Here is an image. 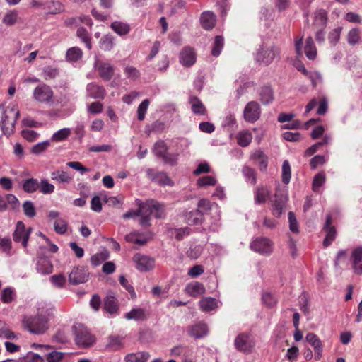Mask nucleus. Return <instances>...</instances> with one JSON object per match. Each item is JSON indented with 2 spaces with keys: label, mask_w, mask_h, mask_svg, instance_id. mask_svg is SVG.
<instances>
[{
  "label": "nucleus",
  "mask_w": 362,
  "mask_h": 362,
  "mask_svg": "<svg viewBox=\"0 0 362 362\" xmlns=\"http://www.w3.org/2000/svg\"><path fill=\"white\" fill-rule=\"evenodd\" d=\"M317 105V114L320 115H325L328 108V103L327 99L323 96H319Z\"/></svg>",
  "instance_id": "338daca9"
},
{
  "label": "nucleus",
  "mask_w": 362,
  "mask_h": 362,
  "mask_svg": "<svg viewBox=\"0 0 362 362\" xmlns=\"http://www.w3.org/2000/svg\"><path fill=\"white\" fill-rule=\"evenodd\" d=\"M348 42L351 45H356L361 40V33L357 28L351 29L347 37Z\"/></svg>",
  "instance_id": "6e6d98bb"
},
{
  "label": "nucleus",
  "mask_w": 362,
  "mask_h": 362,
  "mask_svg": "<svg viewBox=\"0 0 362 362\" xmlns=\"http://www.w3.org/2000/svg\"><path fill=\"white\" fill-rule=\"evenodd\" d=\"M250 158L253 163L258 165L260 170H264L267 169L268 158L264 152L260 150H256L251 155Z\"/></svg>",
  "instance_id": "412c9836"
},
{
  "label": "nucleus",
  "mask_w": 362,
  "mask_h": 362,
  "mask_svg": "<svg viewBox=\"0 0 362 362\" xmlns=\"http://www.w3.org/2000/svg\"><path fill=\"white\" fill-rule=\"evenodd\" d=\"M111 28L119 35H125L130 30V27L127 23L120 21H115L112 23Z\"/></svg>",
  "instance_id": "ea45409f"
},
{
  "label": "nucleus",
  "mask_w": 362,
  "mask_h": 362,
  "mask_svg": "<svg viewBox=\"0 0 362 362\" xmlns=\"http://www.w3.org/2000/svg\"><path fill=\"white\" fill-rule=\"evenodd\" d=\"M184 216L189 225H197L201 223L203 214L199 209H195L189 212H185Z\"/></svg>",
  "instance_id": "c85d7f7f"
},
{
  "label": "nucleus",
  "mask_w": 362,
  "mask_h": 362,
  "mask_svg": "<svg viewBox=\"0 0 362 362\" xmlns=\"http://www.w3.org/2000/svg\"><path fill=\"white\" fill-rule=\"evenodd\" d=\"M24 214L29 218H33L35 216V208L33 202L26 201L23 204Z\"/></svg>",
  "instance_id": "680f3d73"
},
{
  "label": "nucleus",
  "mask_w": 362,
  "mask_h": 362,
  "mask_svg": "<svg viewBox=\"0 0 362 362\" xmlns=\"http://www.w3.org/2000/svg\"><path fill=\"white\" fill-rule=\"evenodd\" d=\"M50 146V143L49 141H45L43 142L38 143L34 145L31 149L30 152L33 154H40L45 152Z\"/></svg>",
  "instance_id": "5fc2aeb1"
},
{
  "label": "nucleus",
  "mask_w": 362,
  "mask_h": 362,
  "mask_svg": "<svg viewBox=\"0 0 362 362\" xmlns=\"http://www.w3.org/2000/svg\"><path fill=\"white\" fill-rule=\"evenodd\" d=\"M197 59L194 49L191 47H185L180 54V62L184 66L189 67L192 66Z\"/></svg>",
  "instance_id": "ddd939ff"
},
{
  "label": "nucleus",
  "mask_w": 362,
  "mask_h": 362,
  "mask_svg": "<svg viewBox=\"0 0 362 362\" xmlns=\"http://www.w3.org/2000/svg\"><path fill=\"white\" fill-rule=\"evenodd\" d=\"M205 291L204 285L199 282L189 284L185 288L186 293L194 298H197L198 296L204 294Z\"/></svg>",
  "instance_id": "a878e982"
},
{
  "label": "nucleus",
  "mask_w": 362,
  "mask_h": 362,
  "mask_svg": "<svg viewBox=\"0 0 362 362\" xmlns=\"http://www.w3.org/2000/svg\"><path fill=\"white\" fill-rule=\"evenodd\" d=\"M21 136L28 142H33L39 137V134L34 130L23 129L21 132Z\"/></svg>",
  "instance_id": "4d7b16f0"
},
{
  "label": "nucleus",
  "mask_w": 362,
  "mask_h": 362,
  "mask_svg": "<svg viewBox=\"0 0 362 362\" xmlns=\"http://www.w3.org/2000/svg\"><path fill=\"white\" fill-rule=\"evenodd\" d=\"M119 280L120 284L129 292V293L131 295V297L133 298H136V295L134 291V288L129 283L128 280L124 276H120Z\"/></svg>",
  "instance_id": "0e129e2a"
},
{
  "label": "nucleus",
  "mask_w": 362,
  "mask_h": 362,
  "mask_svg": "<svg viewBox=\"0 0 362 362\" xmlns=\"http://www.w3.org/2000/svg\"><path fill=\"white\" fill-rule=\"evenodd\" d=\"M199 305L203 311L209 312L217 308V300L210 297L203 298L199 301Z\"/></svg>",
  "instance_id": "e433bc0d"
},
{
  "label": "nucleus",
  "mask_w": 362,
  "mask_h": 362,
  "mask_svg": "<svg viewBox=\"0 0 362 362\" xmlns=\"http://www.w3.org/2000/svg\"><path fill=\"white\" fill-rule=\"evenodd\" d=\"M332 223V216L331 214H327L326 216V221L323 228L325 232V238L323 241L324 247H327L335 240L337 236V230Z\"/></svg>",
  "instance_id": "9b49d317"
},
{
  "label": "nucleus",
  "mask_w": 362,
  "mask_h": 362,
  "mask_svg": "<svg viewBox=\"0 0 362 362\" xmlns=\"http://www.w3.org/2000/svg\"><path fill=\"white\" fill-rule=\"evenodd\" d=\"M148 317V313L141 308H134L124 315L126 319L136 321H144Z\"/></svg>",
  "instance_id": "4be33fe9"
},
{
  "label": "nucleus",
  "mask_w": 362,
  "mask_h": 362,
  "mask_svg": "<svg viewBox=\"0 0 362 362\" xmlns=\"http://www.w3.org/2000/svg\"><path fill=\"white\" fill-rule=\"evenodd\" d=\"M52 317L48 310H42L36 315H24L22 318L23 328L35 334H44L49 329V321Z\"/></svg>",
  "instance_id": "f03ea898"
},
{
  "label": "nucleus",
  "mask_w": 362,
  "mask_h": 362,
  "mask_svg": "<svg viewBox=\"0 0 362 362\" xmlns=\"http://www.w3.org/2000/svg\"><path fill=\"white\" fill-rule=\"evenodd\" d=\"M76 35L81 40L85 43L86 47L90 49L91 45V36L86 29L83 27H79L76 31Z\"/></svg>",
  "instance_id": "58836bf2"
},
{
  "label": "nucleus",
  "mask_w": 362,
  "mask_h": 362,
  "mask_svg": "<svg viewBox=\"0 0 362 362\" xmlns=\"http://www.w3.org/2000/svg\"><path fill=\"white\" fill-rule=\"evenodd\" d=\"M124 72L127 78L131 81H136L140 77L139 71L132 66H126L124 68Z\"/></svg>",
  "instance_id": "603ef678"
},
{
  "label": "nucleus",
  "mask_w": 362,
  "mask_h": 362,
  "mask_svg": "<svg viewBox=\"0 0 362 362\" xmlns=\"http://www.w3.org/2000/svg\"><path fill=\"white\" fill-rule=\"evenodd\" d=\"M109 258V252L106 250L96 253L90 257L92 265L96 267Z\"/></svg>",
  "instance_id": "49530a36"
},
{
  "label": "nucleus",
  "mask_w": 362,
  "mask_h": 362,
  "mask_svg": "<svg viewBox=\"0 0 362 362\" xmlns=\"http://www.w3.org/2000/svg\"><path fill=\"white\" fill-rule=\"evenodd\" d=\"M30 233V228L26 229L25 224L22 221H18L16 224V230L13 237L15 242H21L23 247H26Z\"/></svg>",
  "instance_id": "f8f14e48"
},
{
  "label": "nucleus",
  "mask_w": 362,
  "mask_h": 362,
  "mask_svg": "<svg viewBox=\"0 0 362 362\" xmlns=\"http://www.w3.org/2000/svg\"><path fill=\"white\" fill-rule=\"evenodd\" d=\"M306 341L313 347L315 351V358L319 361L322 356V343L320 338L314 333H308L305 337Z\"/></svg>",
  "instance_id": "dca6fc26"
},
{
  "label": "nucleus",
  "mask_w": 362,
  "mask_h": 362,
  "mask_svg": "<svg viewBox=\"0 0 362 362\" xmlns=\"http://www.w3.org/2000/svg\"><path fill=\"white\" fill-rule=\"evenodd\" d=\"M133 261L136 263V267L141 272H147L153 269L155 260L153 258L140 253L134 255Z\"/></svg>",
  "instance_id": "6e6552de"
},
{
  "label": "nucleus",
  "mask_w": 362,
  "mask_h": 362,
  "mask_svg": "<svg viewBox=\"0 0 362 362\" xmlns=\"http://www.w3.org/2000/svg\"><path fill=\"white\" fill-rule=\"evenodd\" d=\"M252 139V134L247 129L240 131L236 134L237 143L239 146H240L242 147L247 146L251 143Z\"/></svg>",
  "instance_id": "7c9ffc66"
},
{
  "label": "nucleus",
  "mask_w": 362,
  "mask_h": 362,
  "mask_svg": "<svg viewBox=\"0 0 362 362\" xmlns=\"http://www.w3.org/2000/svg\"><path fill=\"white\" fill-rule=\"evenodd\" d=\"M54 92L47 84L37 86L33 91V98L39 103H48L52 100Z\"/></svg>",
  "instance_id": "423d86ee"
},
{
  "label": "nucleus",
  "mask_w": 362,
  "mask_h": 362,
  "mask_svg": "<svg viewBox=\"0 0 362 362\" xmlns=\"http://www.w3.org/2000/svg\"><path fill=\"white\" fill-rule=\"evenodd\" d=\"M151 238V235L149 233H139L136 231L132 232L125 236L127 242L138 245L146 244Z\"/></svg>",
  "instance_id": "4468645a"
},
{
  "label": "nucleus",
  "mask_w": 362,
  "mask_h": 362,
  "mask_svg": "<svg viewBox=\"0 0 362 362\" xmlns=\"http://www.w3.org/2000/svg\"><path fill=\"white\" fill-rule=\"evenodd\" d=\"M18 19V12L15 10L9 11L3 18V23L8 25H13Z\"/></svg>",
  "instance_id": "bf43d9fd"
},
{
  "label": "nucleus",
  "mask_w": 362,
  "mask_h": 362,
  "mask_svg": "<svg viewBox=\"0 0 362 362\" xmlns=\"http://www.w3.org/2000/svg\"><path fill=\"white\" fill-rule=\"evenodd\" d=\"M71 134V130L68 128L62 129L55 132L51 139L54 142H59L66 139Z\"/></svg>",
  "instance_id": "de8ad7c7"
},
{
  "label": "nucleus",
  "mask_w": 362,
  "mask_h": 362,
  "mask_svg": "<svg viewBox=\"0 0 362 362\" xmlns=\"http://www.w3.org/2000/svg\"><path fill=\"white\" fill-rule=\"evenodd\" d=\"M42 194H51L54 190V186L50 184L46 180H41L39 188Z\"/></svg>",
  "instance_id": "69168bd1"
},
{
  "label": "nucleus",
  "mask_w": 362,
  "mask_h": 362,
  "mask_svg": "<svg viewBox=\"0 0 362 362\" xmlns=\"http://www.w3.org/2000/svg\"><path fill=\"white\" fill-rule=\"evenodd\" d=\"M149 104V100L145 99L139 105L137 109V117L139 121H143L145 119V115L146 113Z\"/></svg>",
  "instance_id": "864d4df0"
},
{
  "label": "nucleus",
  "mask_w": 362,
  "mask_h": 362,
  "mask_svg": "<svg viewBox=\"0 0 362 362\" xmlns=\"http://www.w3.org/2000/svg\"><path fill=\"white\" fill-rule=\"evenodd\" d=\"M189 334L195 338H201L206 335L207 327L204 323H198L192 326L189 329Z\"/></svg>",
  "instance_id": "c9c22d12"
},
{
  "label": "nucleus",
  "mask_w": 362,
  "mask_h": 362,
  "mask_svg": "<svg viewBox=\"0 0 362 362\" xmlns=\"http://www.w3.org/2000/svg\"><path fill=\"white\" fill-rule=\"evenodd\" d=\"M223 37L220 35H217L214 39V45L211 50V54L214 57H218L223 47Z\"/></svg>",
  "instance_id": "3c124183"
},
{
  "label": "nucleus",
  "mask_w": 362,
  "mask_h": 362,
  "mask_svg": "<svg viewBox=\"0 0 362 362\" xmlns=\"http://www.w3.org/2000/svg\"><path fill=\"white\" fill-rule=\"evenodd\" d=\"M16 298L15 290L12 288H4L1 293V300L4 303H11Z\"/></svg>",
  "instance_id": "37998d69"
},
{
  "label": "nucleus",
  "mask_w": 362,
  "mask_h": 362,
  "mask_svg": "<svg viewBox=\"0 0 362 362\" xmlns=\"http://www.w3.org/2000/svg\"><path fill=\"white\" fill-rule=\"evenodd\" d=\"M0 110H4V116L1 122V127L3 133L9 136L13 134L15 124L19 117V110L15 105L4 108L0 106Z\"/></svg>",
  "instance_id": "7ed1b4c3"
},
{
  "label": "nucleus",
  "mask_w": 362,
  "mask_h": 362,
  "mask_svg": "<svg viewBox=\"0 0 362 362\" xmlns=\"http://www.w3.org/2000/svg\"><path fill=\"white\" fill-rule=\"evenodd\" d=\"M259 95L261 103L264 105L272 103L274 98V91L269 86H262L259 91Z\"/></svg>",
  "instance_id": "bb28decb"
},
{
  "label": "nucleus",
  "mask_w": 362,
  "mask_h": 362,
  "mask_svg": "<svg viewBox=\"0 0 362 362\" xmlns=\"http://www.w3.org/2000/svg\"><path fill=\"white\" fill-rule=\"evenodd\" d=\"M150 358L148 352H136L127 354L124 358L125 362H147Z\"/></svg>",
  "instance_id": "2f4dec72"
},
{
  "label": "nucleus",
  "mask_w": 362,
  "mask_h": 362,
  "mask_svg": "<svg viewBox=\"0 0 362 362\" xmlns=\"http://www.w3.org/2000/svg\"><path fill=\"white\" fill-rule=\"evenodd\" d=\"M327 23V13L324 9H319L314 13L312 27L314 30H323Z\"/></svg>",
  "instance_id": "a211bd4d"
},
{
  "label": "nucleus",
  "mask_w": 362,
  "mask_h": 362,
  "mask_svg": "<svg viewBox=\"0 0 362 362\" xmlns=\"http://www.w3.org/2000/svg\"><path fill=\"white\" fill-rule=\"evenodd\" d=\"M0 337H5L8 339L16 338L15 333L11 331L8 325L3 321H0Z\"/></svg>",
  "instance_id": "8fccbe9b"
},
{
  "label": "nucleus",
  "mask_w": 362,
  "mask_h": 362,
  "mask_svg": "<svg viewBox=\"0 0 362 362\" xmlns=\"http://www.w3.org/2000/svg\"><path fill=\"white\" fill-rule=\"evenodd\" d=\"M304 52L306 57L310 60L315 59L317 56V49L313 40L310 37L306 40Z\"/></svg>",
  "instance_id": "4c0bfd02"
},
{
  "label": "nucleus",
  "mask_w": 362,
  "mask_h": 362,
  "mask_svg": "<svg viewBox=\"0 0 362 362\" xmlns=\"http://www.w3.org/2000/svg\"><path fill=\"white\" fill-rule=\"evenodd\" d=\"M72 329L75 334V342L78 347L87 349L95 343L96 339L95 336L83 325L76 324L73 326Z\"/></svg>",
  "instance_id": "20e7f679"
},
{
  "label": "nucleus",
  "mask_w": 362,
  "mask_h": 362,
  "mask_svg": "<svg viewBox=\"0 0 362 362\" xmlns=\"http://www.w3.org/2000/svg\"><path fill=\"white\" fill-rule=\"evenodd\" d=\"M216 17L211 11H204L201 14L200 23L202 27L207 30H211L216 25Z\"/></svg>",
  "instance_id": "aec40b11"
},
{
  "label": "nucleus",
  "mask_w": 362,
  "mask_h": 362,
  "mask_svg": "<svg viewBox=\"0 0 362 362\" xmlns=\"http://www.w3.org/2000/svg\"><path fill=\"white\" fill-rule=\"evenodd\" d=\"M82 50L78 47H74L67 50L66 57L69 62H76L82 57Z\"/></svg>",
  "instance_id": "79ce46f5"
},
{
  "label": "nucleus",
  "mask_w": 362,
  "mask_h": 362,
  "mask_svg": "<svg viewBox=\"0 0 362 362\" xmlns=\"http://www.w3.org/2000/svg\"><path fill=\"white\" fill-rule=\"evenodd\" d=\"M37 269L43 274H51L53 271V265L47 258H40L37 264Z\"/></svg>",
  "instance_id": "f704fd0d"
},
{
  "label": "nucleus",
  "mask_w": 362,
  "mask_h": 362,
  "mask_svg": "<svg viewBox=\"0 0 362 362\" xmlns=\"http://www.w3.org/2000/svg\"><path fill=\"white\" fill-rule=\"evenodd\" d=\"M260 114L259 105L255 101H250L245 107L243 117L246 122L254 123L259 118Z\"/></svg>",
  "instance_id": "0eeeda50"
},
{
  "label": "nucleus",
  "mask_w": 362,
  "mask_h": 362,
  "mask_svg": "<svg viewBox=\"0 0 362 362\" xmlns=\"http://www.w3.org/2000/svg\"><path fill=\"white\" fill-rule=\"evenodd\" d=\"M95 68L99 76L105 81H110L115 72V69L110 63L100 59L95 61Z\"/></svg>",
  "instance_id": "9d476101"
},
{
  "label": "nucleus",
  "mask_w": 362,
  "mask_h": 362,
  "mask_svg": "<svg viewBox=\"0 0 362 362\" xmlns=\"http://www.w3.org/2000/svg\"><path fill=\"white\" fill-rule=\"evenodd\" d=\"M325 173L324 172H320L315 175L313 182V190L314 192H318L320 188L324 185L325 182Z\"/></svg>",
  "instance_id": "09e8293b"
},
{
  "label": "nucleus",
  "mask_w": 362,
  "mask_h": 362,
  "mask_svg": "<svg viewBox=\"0 0 362 362\" xmlns=\"http://www.w3.org/2000/svg\"><path fill=\"white\" fill-rule=\"evenodd\" d=\"M351 262L352 269L355 274H362V247L354 248L351 255Z\"/></svg>",
  "instance_id": "f3484780"
},
{
  "label": "nucleus",
  "mask_w": 362,
  "mask_h": 362,
  "mask_svg": "<svg viewBox=\"0 0 362 362\" xmlns=\"http://www.w3.org/2000/svg\"><path fill=\"white\" fill-rule=\"evenodd\" d=\"M64 356L62 352L52 351L47 356V362H61Z\"/></svg>",
  "instance_id": "774afa93"
},
{
  "label": "nucleus",
  "mask_w": 362,
  "mask_h": 362,
  "mask_svg": "<svg viewBox=\"0 0 362 362\" xmlns=\"http://www.w3.org/2000/svg\"><path fill=\"white\" fill-rule=\"evenodd\" d=\"M291 166L288 160H285L282 165V181L284 184H288L291 179Z\"/></svg>",
  "instance_id": "13d9d810"
},
{
  "label": "nucleus",
  "mask_w": 362,
  "mask_h": 362,
  "mask_svg": "<svg viewBox=\"0 0 362 362\" xmlns=\"http://www.w3.org/2000/svg\"><path fill=\"white\" fill-rule=\"evenodd\" d=\"M217 183V180L215 177L211 175H206L199 177L197 180V185L199 187H207V186H215Z\"/></svg>",
  "instance_id": "a18cd8bd"
},
{
  "label": "nucleus",
  "mask_w": 362,
  "mask_h": 362,
  "mask_svg": "<svg viewBox=\"0 0 362 362\" xmlns=\"http://www.w3.org/2000/svg\"><path fill=\"white\" fill-rule=\"evenodd\" d=\"M52 179L59 182H69L72 176L65 171L56 170L52 173Z\"/></svg>",
  "instance_id": "c03bdc74"
},
{
  "label": "nucleus",
  "mask_w": 362,
  "mask_h": 362,
  "mask_svg": "<svg viewBox=\"0 0 362 362\" xmlns=\"http://www.w3.org/2000/svg\"><path fill=\"white\" fill-rule=\"evenodd\" d=\"M124 347V338L119 335H110L107 339L105 349L110 351H118Z\"/></svg>",
  "instance_id": "6ab92c4d"
},
{
  "label": "nucleus",
  "mask_w": 362,
  "mask_h": 362,
  "mask_svg": "<svg viewBox=\"0 0 362 362\" xmlns=\"http://www.w3.org/2000/svg\"><path fill=\"white\" fill-rule=\"evenodd\" d=\"M153 152L157 156L162 158L165 162H169L168 160V147L163 141H159L155 144Z\"/></svg>",
  "instance_id": "72a5a7b5"
},
{
  "label": "nucleus",
  "mask_w": 362,
  "mask_h": 362,
  "mask_svg": "<svg viewBox=\"0 0 362 362\" xmlns=\"http://www.w3.org/2000/svg\"><path fill=\"white\" fill-rule=\"evenodd\" d=\"M40 183L37 179L30 178L23 183V189L27 193H33L38 189Z\"/></svg>",
  "instance_id": "a19ab883"
},
{
  "label": "nucleus",
  "mask_w": 362,
  "mask_h": 362,
  "mask_svg": "<svg viewBox=\"0 0 362 362\" xmlns=\"http://www.w3.org/2000/svg\"><path fill=\"white\" fill-rule=\"evenodd\" d=\"M287 202V197L284 195L279 196L275 194V199L272 206V213L276 217H279L282 213L283 208Z\"/></svg>",
  "instance_id": "5701e85b"
},
{
  "label": "nucleus",
  "mask_w": 362,
  "mask_h": 362,
  "mask_svg": "<svg viewBox=\"0 0 362 362\" xmlns=\"http://www.w3.org/2000/svg\"><path fill=\"white\" fill-rule=\"evenodd\" d=\"M88 278V273L83 267H76L69 276V281L71 284H80L86 282Z\"/></svg>",
  "instance_id": "2eb2a0df"
},
{
  "label": "nucleus",
  "mask_w": 362,
  "mask_h": 362,
  "mask_svg": "<svg viewBox=\"0 0 362 362\" xmlns=\"http://www.w3.org/2000/svg\"><path fill=\"white\" fill-rule=\"evenodd\" d=\"M139 209L136 211L131 210L123 214V218L127 219L140 216V224L144 226H150V216L153 215L156 218H162L164 215V206L154 200H149L143 203L136 200Z\"/></svg>",
  "instance_id": "f257e3e1"
},
{
  "label": "nucleus",
  "mask_w": 362,
  "mask_h": 362,
  "mask_svg": "<svg viewBox=\"0 0 362 362\" xmlns=\"http://www.w3.org/2000/svg\"><path fill=\"white\" fill-rule=\"evenodd\" d=\"M235 346L239 351L247 354L252 351L255 342L249 334L241 333L236 337Z\"/></svg>",
  "instance_id": "1a4fd4ad"
},
{
  "label": "nucleus",
  "mask_w": 362,
  "mask_h": 362,
  "mask_svg": "<svg viewBox=\"0 0 362 362\" xmlns=\"http://www.w3.org/2000/svg\"><path fill=\"white\" fill-rule=\"evenodd\" d=\"M250 248L259 254L269 255L274 249V243L267 238L258 237L250 243Z\"/></svg>",
  "instance_id": "39448f33"
},
{
  "label": "nucleus",
  "mask_w": 362,
  "mask_h": 362,
  "mask_svg": "<svg viewBox=\"0 0 362 362\" xmlns=\"http://www.w3.org/2000/svg\"><path fill=\"white\" fill-rule=\"evenodd\" d=\"M327 161L325 156L317 155L314 156L310 161V166L312 169H315L320 165H324Z\"/></svg>",
  "instance_id": "e2e57ef3"
},
{
  "label": "nucleus",
  "mask_w": 362,
  "mask_h": 362,
  "mask_svg": "<svg viewBox=\"0 0 362 362\" xmlns=\"http://www.w3.org/2000/svg\"><path fill=\"white\" fill-rule=\"evenodd\" d=\"M189 103L191 104L192 110L194 114L201 115H206L205 106L197 96L190 97Z\"/></svg>",
  "instance_id": "c756f323"
},
{
  "label": "nucleus",
  "mask_w": 362,
  "mask_h": 362,
  "mask_svg": "<svg viewBox=\"0 0 362 362\" xmlns=\"http://www.w3.org/2000/svg\"><path fill=\"white\" fill-rule=\"evenodd\" d=\"M47 9L49 13L57 14L64 11V6L59 1H51L47 6Z\"/></svg>",
  "instance_id": "052dcab7"
},
{
  "label": "nucleus",
  "mask_w": 362,
  "mask_h": 362,
  "mask_svg": "<svg viewBox=\"0 0 362 362\" xmlns=\"http://www.w3.org/2000/svg\"><path fill=\"white\" fill-rule=\"evenodd\" d=\"M271 192L267 187H259L257 189L255 199L258 204L265 203L270 197Z\"/></svg>",
  "instance_id": "473e14b6"
},
{
  "label": "nucleus",
  "mask_w": 362,
  "mask_h": 362,
  "mask_svg": "<svg viewBox=\"0 0 362 362\" xmlns=\"http://www.w3.org/2000/svg\"><path fill=\"white\" fill-rule=\"evenodd\" d=\"M279 52L275 50L274 48L262 49L257 54V60L262 64H270L274 59L276 54Z\"/></svg>",
  "instance_id": "b1692460"
},
{
  "label": "nucleus",
  "mask_w": 362,
  "mask_h": 362,
  "mask_svg": "<svg viewBox=\"0 0 362 362\" xmlns=\"http://www.w3.org/2000/svg\"><path fill=\"white\" fill-rule=\"evenodd\" d=\"M104 310L112 315L117 313L119 303L117 298L112 296H107L104 300Z\"/></svg>",
  "instance_id": "cd10ccee"
},
{
  "label": "nucleus",
  "mask_w": 362,
  "mask_h": 362,
  "mask_svg": "<svg viewBox=\"0 0 362 362\" xmlns=\"http://www.w3.org/2000/svg\"><path fill=\"white\" fill-rule=\"evenodd\" d=\"M88 94L90 98L103 99L105 96V89L96 83H90L87 86Z\"/></svg>",
  "instance_id": "393cba45"
}]
</instances>
